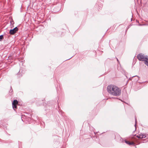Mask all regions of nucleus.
Instances as JSON below:
<instances>
[{
    "label": "nucleus",
    "mask_w": 148,
    "mask_h": 148,
    "mask_svg": "<svg viewBox=\"0 0 148 148\" xmlns=\"http://www.w3.org/2000/svg\"><path fill=\"white\" fill-rule=\"evenodd\" d=\"M107 90L108 92H121V89L116 86L110 84L108 86Z\"/></svg>",
    "instance_id": "f257e3e1"
},
{
    "label": "nucleus",
    "mask_w": 148,
    "mask_h": 148,
    "mask_svg": "<svg viewBox=\"0 0 148 148\" xmlns=\"http://www.w3.org/2000/svg\"><path fill=\"white\" fill-rule=\"evenodd\" d=\"M137 58L140 61H145L146 64V61L148 60V57H147V56H145L143 54H139L137 56Z\"/></svg>",
    "instance_id": "f03ea898"
},
{
    "label": "nucleus",
    "mask_w": 148,
    "mask_h": 148,
    "mask_svg": "<svg viewBox=\"0 0 148 148\" xmlns=\"http://www.w3.org/2000/svg\"><path fill=\"white\" fill-rule=\"evenodd\" d=\"M18 29L17 27H16L13 29H10V34H15Z\"/></svg>",
    "instance_id": "7ed1b4c3"
},
{
    "label": "nucleus",
    "mask_w": 148,
    "mask_h": 148,
    "mask_svg": "<svg viewBox=\"0 0 148 148\" xmlns=\"http://www.w3.org/2000/svg\"><path fill=\"white\" fill-rule=\"evenodd\" d=\"M18 101L17 100L15 99L14 100L13 102L12 103V108H16L17 107V105L18 103Z\"/></svg>",
    "instance_id": "20e7f679"
},
{
    "label": "nucleus",
    "mask_w": 148,
    "mask_h": 148,
    "mask_svg": "<svg viewBox=\"0 0 148 148\" xmlns=\"http://www.w3.org/2000/svg\"><path fill=\"white\" fill-rule=\"evenodd\" d=\"M110 95L117 96L120 95V93H109Z\"/></svg>",
    "instance_id": "39448f33"
},
{
    "label": "nucleus",
    "mask_w": 148,
    "mask_h": 148,
    "mask_svg": "<svg viewBox=\"0 0 148 148\" xmlns=\"http://www.w3.org/2000/svg\"><path fill=\"white\" fill-rule=\"evenodd\" d=\"M145 137V135H141V136H140L139 137H138V138H144Z\"/></svg>",
    "instance_id": "423d86ee"
},
{
    "label": "nucleus",
    "mask_w": 148,
    "mask_h": 148,
    "mask_svg": "<svg viewBox=\"0 0 148 148\" xmlns=\"http://www.w3.org/2000/svg\"><path fill=\"white\" fill-rule=\"evenodd\" d=\"M125 141L126 143L127 144H128L130 145V144H131V142H130L128 141H127L125 140Z\"/></svg>",
    "instance_id": "0eeeda50"
},
{
    "label": "nucleus",
    "mask_w": 148,
    "mask_h": 148,
    "mask_svg": "<svg viewBox=\"0 0 148 148\" xmlns=\"http://www.w3.org/2000/svg\"><path fill=\"white\" fill-rule=\"evenodd\" d=\"M3 38V35H1L0 36V41Z\"/></svg>",
    "instance_id": "6e6552de"
},
{
    "label": "nucleus",
    "mask_w": 148,
    "mask_h": 148,
    "mask_svg": "<svg viewBox=\"0 0 148 148\" xmlns=\"http://www.w3.org/2000/svg\"><path fill=\"white\" fill-rule=\"evenodd\" d=\"M134 143L133 142L131 143V144H130V145H134Z\"/></svg>",
    "instance_id": "1a4fd4ad"
},
{
    "label": "nucleus",
    "mask_w": 148,
    "mask_h": 148,
    "mask_svg": "<svg viewBox=\"0 0 148 148\" xmlns=\"http://www.w3.org/2000/svg\"><path fill=\"white\" fill-rule=\"evenodd\" d=\"M135 127H136V118L135 117Z\"/></svg>",
    "instance_id": "9d476101"
},
{
    "label": "nucleus",
    "mask_w": 148,
    "mask_h": 148,
    "mask_svg": "<svg viewBox=\"0 0 148 148\" xmlns=\"http://www.w3.org/2000/svg\"><path fill=\"white\" fill-rule=\"evenodd\" d=\"M140 136H141V135H140V136H138H138H137V137L138 138V137H140Z\"/></svg>",
    "instance_id": "9b49d317"
},
{
    "label": "nucleus",
    "mask_w": 148,
    "mask_h": 148,
    "mask_svg": "<svg viewBox=\"0 0 148 148\" xmlns=\"http://www.w3.org/2000/svg\"><path fill=\"white\" fill-rule=\"evenodd\" d=\"M136 76H137L136 75V76H132V77H136Z\"/></svg>",
    "instance_id": "f8f14e48"
},
{
    "label": "nucleus",
    "mask_w": 148,
    "mask_h": 148,
    "mask_svg": "<svg viewBox=\"0 0 148 148\" xmlns=\"http://www.w3.org/2000/svg\"><path fill=\"white\" fill-rule=\"evenodd\" d=\"M111 98H115V97H111Z\"/></svg>",
    "instance_id": "ddd939ff"
},
{
    "label": "nucleus",
    "mask_w": 148,
    "mask_h": 148,
    "mask_svg": "<svg viewBox=\"0 0 148 148\" xmlns=\"http://www.w3.org/2000/svg\"><path fill=\"white\" fill-rule=\"evenodd\" d=\"M116 58V59H117V61L118 62V61H119V60H118V59H117V58Z\"/></svg>",
    "instance_id": "4468645a"
}]
</instances>
